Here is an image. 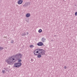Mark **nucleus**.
I'll list each match as a JSON object with an SVG mask.
<instances>
[{"label":"nucleus","instance_id":"4","mask_svg":"<svg viewBox=\"0 0 77 77\" xmlns=\"http://www.w3.org/2000/svg\"><path fill=\"white\" fill-rule=\"evenodd\" d=\"M43 45H44V43L42 42H39L37 43V45H38V46H42Z\"/></svg>","mask_w":77,"mask_h":77},{"label":"nucleus","instance_id":"8","mask_svg":"<svg viewBox=\"0 0 77 77\" xmlns=\"http://www.w3.org/2000/svg\"><path fill=\"white\" fill-rule=\"evenodd\" d=\"M26 34L25 32H24L22 34V36H26Z\"/></svg>","mask_w":77,"mask_h":77},{"label":"nucleus","instance_id":"5","mask_svg":"<svg viewBox=\"0 0 77 77\" xmlns=\"http://www.w3.org/2000/svg\"><path fill=\"white\" fill-rule=\"evenodd\" d=\"M23 0H19L18 2V3L19 5H21L23 3Z\"/></svg>","mask_w":77,"mask_h":77},{"label":"nucleus","instance_id":"9","mask_svg":"<svg viewBox=\"0 0 77 77\" xmlns=\"http://www.w3.org/2000/svg\"><path fill=\"white\" fill-rule=\"evenodd\" d=\"M3 49H4V48L0 46V51H2Z\"/></svg>","mask_w":77,"mask_h":77},{"label":"nucleus","instance_id":"10","mask_svg":"<svg viewBox=\"0 0 77 77\" xmlns=\"http://www.w3.org/2000/svg\"><path fill=\"white\" fill-rule=\"evenodd\" d=\"M39 33H41V32H42V29H40L38 30V31Z\"/></svg>","mask_w":77,"mask_h":77},{"label":"nucleus","instance_id":"19","mask_svg":"<svg viewBox=\"0 0 77 77\" xmlns=\"http://www.w3.org/2000/svg\"><path fill=\"white\" fill-rule=\"evenodd\" d=\"M65 69H66V66H64Z\"/></svg>","mask_w":77,"mask_h":77},{"label":"nucleus","instance_id":"7","mask_svg":"<svg viewBox=\"0 0 77 77\" xmlns=\"http://www.w3.org/2000/svg\"><path fill=\"white\" fill-rule=\"evenodd\" d=\"M30 16V13H28L26 14V17H29Z\"/></svg>","mask_w":77,"mask_h":77},{"label":"nucleus","instance_id":"15","mask_svg":"<svg viewBox=\"0 0 77 77\" xmlns=\"http://www.w3.org/2000/svg\"><path fill=\"white\" fill-rule=\"evenodd\" d=\"M75 16H77V12H75Z\"/></svg>","mask_w":77,"mask_h":77},{"label":"nucleus","instance_id":"6","mask_svg":"<svg viewBox=\"0 0 77 77\" xmlns=\"http://www.w3.org/2000/svg\"><path fill=\"white\" fill-rule=\"evenodd\" d=\"M46 39L44 38H42V42H44L45 41Z\"/></svg>","mask_w":77,"mask_h":77},{"label":"nucleus","instance_id":"13","mask_svg":"<svg viewBox=\"0 0 77 77\" xmlns=\"http://www.w3.org/2000/svg\"><path fill=\"white\" fill-rule=\"evenodd\" d=\"M2 72L3 74H4L5 72V70H2Z\"/></svg>","mask_w":77,"mask_h":77},{"label":"nucleus","instance_id":"14","mask_svg":"<svg viewBox=\"0 0 77 77\" xmlns=\"http://www.w3.org/2000/svg\"><path fill=\"white\" fill-rule=\"evenodd\" d=\"M21 62V59L19 60H18V62Z\"/></svg>","mask_w":77,"mask_h":77},{"label":"nucleus","instance_id":"20","mask_svg":"<svg viewBox=\"0 0 77 77\" xmlns=\"http://www.w3.org/2000/svg\"><path fill=\"white\" fill-rule=\"evenodd\" d=\"M4 69H6V68H4Z\"/></svg>","mask_w":77,"mask_h":77},{"label":"nucleus","instance_id":"3","mask_svg":"<svg viewBox=\"0 0 77 77\" xmlns=\"http://www.w3.org/2000/svg\"><path fill=\"white\" fill-rule=\"evenodd\" d=\"M21 63H14V67H16L18 68H19V67H20V66H21Z\"/></svg>","mask_w":77,"mask_h":77},{"label":"nucleus","instance_id":"2","mask_svg":"<svg viewBox=\"0 0 77 77\" xmlns=\"http://www.w3.org/2000/svg\"><path fill=\"white\" fill-rule=\"evenodd\" d=\"M45 51L41 49H37L34 51V54L35 56H37V57L40 58L41 57V55H45Z\"/></svg>","mask_w":77,"mask_h":77},{"label":"nucleus","instance_id":"17","mask_svg":"<svg viewBox=\"0 0 77 77\" xmlns=\"http://www.w3.org/2000/svg\"><path fill=\"white\" fill-rule=\"evenodd\" d=\"M31 62H33V60L31 59Z\"/></svg>","mask_w":77,"mask_h":77},{"label":"nucleus","instance_id":"18","mask_svg":"<svg viewBox=\"0 0 77 77\" xmlns=\"http://www.w3.org/2000/svg\"><path fill=\"white\" fill-rule=\"evenodd\" d=\"M26 34H27V35H29V32H27Z\"/></svg>","mask_w":77,"mask_h":77},{"label":"nucleus","instance_id":"16","mask_svg":"<svg viewBox=\"0 0 77 77\" xmlns=\"http://www.w3.org/2000/svg\"><path fill=\"white\" fill-rule=\"evenodd\" d=\"M14 40H12L11 41V43H12V44H13V43H14Z\"/></svg>","mask_w":77,"mask_h":77},{"label":"nucleus","instance_id":"1","mask_svg":"<svg viewBox=\"0 0 77 77\" xmlns=\"http://www.w3.org/2000/svg\"><path fill=\"white\" fill-rule=\"evenodd\" d=\"M22 56L21 54L18 53L15 55L14 56H11V57L9 58L6 60V62H7L8 65H13V62H16L18 59H21Z\"/></svg>","mask_w":77,"mask_h":77},{"label":"nucleus","instance_id":"11","mask_svg":"<svg viewBox=\"0 0 77 77\" xmlns=\"http://www.w3.org/2000/svg\"><path fill=\"white\" fill-rule=\"evenodd\" d=\"M29 47L31 48H33V47H34V46L33 45H31L29 46Z\"/></svg>","mask_w":77,"mask_h":77},{"label":"nucleus","instance_id":"12","mask_svg":"<svg viewBox=\"0 0 77 77\" xmlns=\"http://www.w3.org/2000/svg\"><path fill=\"white\" fill-rule=\"evenodd\" d=\"M23 6L24 7H27V4H24Z\"/></svg>","mask_w":77,"mask_h":77}]
</instances>
